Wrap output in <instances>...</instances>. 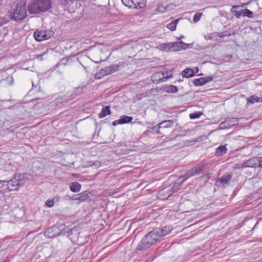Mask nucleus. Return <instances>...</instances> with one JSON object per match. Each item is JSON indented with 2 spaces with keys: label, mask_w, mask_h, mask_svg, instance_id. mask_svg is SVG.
I'll return each instance as SVG.
<instances>
[{
  "label": "nucleus",
  "mask_w": 262,
  "mask_h": 262,
  "mask_svg": "<svg viewBox=\"0 0 262 262\" xmlns=\"http://www.w3.org/2000/svg\"><path fill=\"white\" fill-rule=\"evenodd\" d=\"M198 141V139H194V140H193V141H191L190 142L195 143V142H196Z\"/></svg>",
  "instance_id": "nucleus-43"
},
{
  "label": "nucleus",
  "mask_w": 262,
  "mask_h": 262,
  "mask_svg": "<svg viewBox=\"0 0 262 262\" xmlns=\"http://www.w3.org/2000/svg\"><path fill=\"white\" fill-rule=\"evenodd\" d=\"M172 51H179L181 49H186L188 48L189 45L184 42L182 41L177 42H172Z\"/></svg>",
  "instance_id": "nucleus-13"
},
{
  "label": "nucleus",
  "mask_w": 262,
  "mask_h": 262,
  "mask_svg": "<svg viewBox=\"0 0 262 262\" xmlns=\"http://www.w3.org/2000/svg\"><path fill=\"white\" fill-rule=\"evenodd\" d=\"M171 194H172V193H171V192L169 193H168V195H167V198L169 197V196H170Z\"/></svg>",
  "instance_id": "nucleus-45"
},
{
  "label": "nucleus",
  "mask_w": 262,
  "mask_h": 262,
  "mask_svg": "<svg viewBox=\"0 0 262 262\" xmlns=\"http://www.w3.org/2000/svg\"><path fill=\"white\" fill-rule=\"evenodd\" d=\"M161 127H159V124L157 125H155L154 126L152 127L150 130H151L152 132H155L157 134H159L160 133L159 129Z\"/></svg>",
  "instance_id": "nucleus-33"
},
{
  "label": "nucleus",
  "mask_w": 262,
  "mask_h": 262,
  "mask_svg": "<svg viewBox=\"0 0 262 262\" xmlns=\"http://www.w3.org/2000/svg\"><path fill=\"white\" fill-rule=\"evenodd\" d=\"M119 66L118 64H112L109 66L110 70L112 71V73L117 71L119 69Z\"/></svg>",
  "instance_id": "nucleus-35"
},
{
  "label": "nucleus",
  "mask_w": 262,
  "mask_h": 262,
  "mask_svg": "<svg viewBox=\"0 0 262 262\" xmlns=\"http://www.w3.org/2000/svg\"><path fill=\"white\" fill-rule=\"evenodd\" d=\"M122 3L126 7L133 8L135 5V1L133 0H121Z\"/></svg>",
  "instance_id": "nucleus-28"
},
{
  "label": "nucleus",
  "mask_w": 262,
  "mask_h": 262,
  "mask_svg": "<svg viewBox=\"0 0 262 262\" xmlns=\"http://www.w3.org/2000/svg\"><path fill=\"white\" fill-rule=\"evenodd\" d=\"M204 81H205V83H207L211 81H212L213 79L212 76H209L207 77H204Z\"/></svg>",
  "instance_id": "nucleus-36"
},
{
  "label": "nucleus",
  "mask_w": 262,
  "mask_h": 262,
  "mask_svg": "<svg viewBox=\"0 0 262 262\" xmlns=\"http://www.w3.org/2000/svg\"><path fill=\"white\" fill-rule=\"evenodd\" d=\"M193 71L191 69L187 68L183 71L182 76L186 78H189L193 76Z\"/></svg>",
  "instance_id": "nucleus-23"
},
{
  "label": "nucleus",
  "mask_w": 262,
  "mask_h": 262,
  "mask_svg": "<svg viewBox=\"0 0 262 262\" xmlns=\"http://www.w3.org/2000/svg\"><path fill=\"white\" fill-rule=\"evenodd\" d=\"M209 168V164L207 163L201 162L196 165L195 167L188 170L186 174L182 177L183 181H185L189 178L201 173L204 169Z\"/></svg>",
  "instance_id": "nucleus-6"
},
{
  "label": "nucleus",
  "mask_w": 262,
  "mask_h": 262,
  "mask_svg": "<svg viewBox=\"0 0 262 262\" xmlns=\"http://www.w3.org/2000/svg\"><path fill=\"white\" fill-rule=\"evenodd\" d=\"M151 132H152V131L151 130H148L145 131L143 133L142 136L146 137V136H148L149 135V134H150Z\"/></svg>",
  "instance_id": "nucleus-39"
},
{
  "label": "nucleus",
  "mask_w": 262,
  "mask_h": 262,
  "mask_svg": "<svg viewBox=\"0 0 262 262\" xmlns=\"http://www.w3.org/2000/svg\"><path fill=\"white\" fill-rule=\"evenodd\" d=\"M243 16H247L248 18H253V13L251 11L247 9H245L243 10Z\"/></svg>",
  "instance_id": "nucleus-29"
},
{
  "label": "nucleus",
  "mask_w": 262,
  "mask_h": 262,
  "mask_svg": "<svg viewBox=\"0 0 262 262\" xmlns=\"http://www.w3.org/2000/svg\"><path fill=\"white\" fill-rule=\"evenodd\" d=\"M79 1V0H76V2H77V5L78 4Z\"/></svg>",
  "instance_id": "nucleus-48"
},
{
  "label": "nucleus",
  "mask_w": 262,
  "mask_h": 262,
  "mask_svg": "<svg viewBox=\"0 0 262 262\" xmlns=\"http://www.w3.org/2000/svg\"><path fill=\"white\" fill-rule=\"evenodd\" d=\"M10 15L11 18L17 21L24 19L27 15L25 3L17 4L10 12Z\"/></svg>",
  "instance_id": "nucleus-4"
},
{
  "label": "nucleus",
  "mask_w": 262,
  "mask_h": 262,
  "mask_svg": "<svg viewBox=\"0 0 262 262\" xmlns=\"http://www.w3.org/2000/svg\"><path fill=\"white\" fill-rule=\"evenodd\" d=\"M179 19H174L167 25V27L171 31H174Z\"/></svg>",
  "instance_id": "nucleus-24"
},
{
  "label": "nucleus",
  "mask_w": 262,
  "mask_h": 262,
  "mask_svg": "<svg viewBox=\"0 0 262 262\" xmlns=\"http://www.w3.org/2000/svg\"><path fill=\"white\" fill-rule=\"evenodd\" d=\"M184 38V36L183 35H181L179 37V39H182V38Z\"/></svg>",
  "instance_id": "nucleus-44"
},
{
  "label": "nucleus",
  "mask_w": 262,
  "mask_h": 262,
  "mask_svg": "<svg viewBox=\"0 0 262 262\" xmlns=\"http://www.w3.org/2000/svg\"><path fill=\"white\" fill-rule=\"evenodd\" d=\"M59 199V196L58 195L55 196L52 200H54V201H58Z\"/></svg>",
  "instance_id": "nucleus-41"
},
{
  "label": "nucleus",
  "mask_w": 262,
  "mask_h": 262,
  "mask_svg": "<svg viewBox=\"0 0 262 262\" xmlns=\"http://www.w3.org/2000/svg\"><path fill=\"white\" fill-rule=\"evenodd\" d=\"M247 101L248 103L253 104L255 102H261L262 98L258 97L255 95H252L247 98Z\"/></svg>",
  "instance_id": "nucleus-19"
},
{
  "label": "nucleus",
  "mask_w": 262,
  "mask_h": 262,
  "mask_svg": "<svg viewBox=\"0 0 262 262\" xmlns=\"http://www.w3.org/2000/svg\"><path fill=\"white\" fill-rule=\"evenodd\" d=\"M110 108V106H105L103 107L98 115L99 117L100 118H103L106 115L111 114V112Z\"/></svg>",
  "instance_id": "nucleus-15"
},
{
  "label": "nucleus",
  "mask_w": 262,
  "mask_h": 262,
  "mask_svg": "<svg viewBox=\"0 0 262 262\" xmlns=\"http://www.w3.org/2000/svg\"><path fill=\"white\" fill-rule=\"evenodd\" d=\"M202 15L201 13H196L193 17V21L194 23H197L199 21Z\"/></svg>",
  "instance_id": "nucleus-31"
},
{
  "label": "nucleus",
  "mask_w": 262,
  "mask_h": 262,
  "mask_svg": "<svg viewBox=\"0 0 262 262\" xmlns=\"http://www.w3.org/2000/svg\"><path fill=\"white\" fill-rule=\"evenodd\" d=\"M159 239L155 230H154L144 236L137 248L138 250H144L150 247Z\"/></svg>",
  "instance_id": "nucleus-3"
},
{
  "label": "nucleus",
  "mask_w": 262,
  "mask_h": 262,
  "mask_svg": "<svg viewBox=\"0 0 262 262\" xmlns=\"http://www.w3.org/2000/svg\"><path fill=\"white\" fill-rule=\"evenodd\" d=\"M209 168V164L207 163L201 162L196 165L195 167L188 170L186 174L182 177L183 181H185L189 178L201 173L204 169Z\"/></svg>",
  "instance_id": "nucleus-5"
},
{
  "label": "nucleus",
  "mask_w": 262,
  "mask_h": 262,
  "mask_svg": "<svg viewBox=\"0 0 262 262\" xmlns=\"http://www.w3.org/2000/svg\"><path fill=\"white\" fill-rule=\"evenodd\" d=\"M52 5L51 0H32L28 5V10L32 14H39L48 11Z\"/></svg>",
  "instance_id": "nucleus-2"
},
{
  "label": "nucleus",
  "mask_w": 262,
  "mask_h": 262,
  "mask_svg": "<svg viewBox=\"0 0 262 262\" xmlns=\"http://www.w3.org/2000/svg\"><path fill=\"white\" fill-rule=\"evenodd\" d=\"M189 116L191 119H195L198 118L199 117V115H198L196 113H193L190 114Z\"/></svg>",
  "instance_id": "nucleus-38"
},
{
  "label": "nucleus",
  "mask_w": 262,
  "mask_h": 262,
  "mask_svg": "<svg viewBox=\"0 0 262 262\" xmlns=\"http://www.w3.org/2000/svg\"><path fill=\"white\" fill-rule=\"evenodd\" d=\"M70 190L73 192H78L81 188V185L78 182H73L70 184Z\"/></svg>",
  "instance_id": "nucleus-16"
},
{
  "label": "nucleus",
  "mask_w": 262,
  "mask_h": 262,
  "mask_svg": "<svg viewBox=\"0 0 262 262\" xmlns=\"http://www.w3.org/2000/svg\"><path fill=\"white\" fill-rule=\"evenodd\" d=\"M193 84L195 86H202L205 84V81L203 77H201L198 79H195L193 81Z\"/></svg>",
  "instance_id": "nucleus-26"
},
{
  "label": "nucleus",
  "mask_w": 262,
  "mask_h": 262,
  "mask_svg": "<svg viewBox=\"0 0 262 262\" xmlns=\"http://www.w3.org/2000/svg\"><path fill=\"white\" fill-rule=\"evenodd\" d=\"M43 56V55H39V56H38L37 58H38L39 57H42V56Z\"/></svg>",
  "instance_id": "nucleus-46"
},
{
  "label": "nucleus",
  "mask_w": 262,
  "mask_h": 262,
  "mask_svg": "<svg viewBox=\"0 0 262 262\" xmlns=\"http://www.w3.org/2000/svg\"><path fill=\"white\" fill-rule=\"evenodd\" d=\"M25 180L21 178L20 174L16 176L9 181H0V192L5 193L18 190L25 184Z\"/></svg>",
  "instance_id": "nucleus-1"
},
{
  "label": "nucleus",
  "mask_w": 262,
  "mask_h": 262,
  "mask_svg": "<svg viewBox=\"0 0 262 262\" xmlns=\"http://www.w3.org/2000/svg\"><path fill=\"white\" fill-rule=\"evenodd\" d=\"M231 179L232 176L231 174L223 176L218 179L216 182V185L220 186L221 184L222 186H224L225 184H228Z\"/></svg>",
  "instance_id": "nucleus-12"
},
{
  "label": "nucleus",
  "mask_w": 262,
  "mask_h": 262,
  "mask_svg": "<svg viewBox=\"0 0 262 262\" xmlns=\"http://www.w3.org/2000/svg\"><path fill=\"white\" fill-rule=\"evenodd\" d=\"M227 124V126L226 127H228L231 126H233L234 125L238 124V120L236 118H227L225 120V121L222 122L220 124V126H222L223 124Z\"/></svg>",
  "instance_id": "nucleus-14"
},
{
  "label": "nucleus",
  "mask_w": 262,
  "mask_h": 262,
  "mask_svg": "<svg viewBox=\"0 0 262 262\" xmlns=\"http://www.w3.org/2000/svg\"><path fill=\"white\" fill-rule=\"evenodd\" d=\"M64 8L69 12H74L75 10L78 8L76 0H60Z\"/></svg>",
  "instance_id": "nucleus-9"
},
{
  "label": "nucleus",
  "mask_w": 262,
  "mask_h": 262,
  "mask_svg": "<svg viewBox=\"0 0 262 262\" xmlns=\"http://www.w3.org/2000/svg\"><path fill=\"white\" fill-rule=\"evenodd\" d=\"M102 73L103 75H108L112 73V71L110 70L109 67H106L102 70Z\"/></svg>",
  "instance_id": "nucleus-32"
},
{
  "label": "nucleus",
  "mask_w": 262,
  "mask_h": 262,
  "mask_svg": "<svg viewBox=\"0 0 262 262\" xmlns=\"http://www.w3.org/2000/svg\"><path fill=\"white\" fill-rule=\"evenodd\" d=\"M171 77H172V74L168 75L167 72H157L152 75L151 79L154 83H159L165 81Z\"/></svg>",
  "instance_id": "nucleus-8"
},
{
  "label": "nucleus",
  "mask_w": 262,
  "mask_h": 262,
  "mask_svg": "<svg viewBox=\"0 0 262 262\" xmlns=\"http://www.w3.org/2000/svg\"><path fill=\"white\" fill-rule=\"evenodd\" d=\"M119 119L113 121L112 124H113V126H116L117 124H120V123H119Z\"/></svg>",
  "instance_id": "nucleus-40"
},
{
  "label": "nucleus",
  "mask_w": 262,
  "mask_h": 262,
  "mask_svg": "<svg viewBox=\"0 0 262 262\" xmlns=\"http://www.w3.org/2000/svg\"><path fill=\"white\" fill-rule=\"evenodd\" d=\"M258 159V167H262V157H257Z\"/></svg>",
  "instance_id": "nucleus-37"
},
{
  "label": "nucleus",
  "mask_w": 262,
  "mask_h": 262,
  "mask_svg": "<svg viewBox=\"0 0 262 262\" xmlns=\"http://www.w3.org/2000/svg\"><path fill=\"white\" fill-rule=\"evenodd\" d=\"M173 121L171 120H165L159 123V127L168 128L172 126Z\"/></svg>",
  "instance_id": "nucleus-20"
},
{
  "label": "nucleus",
  "mask_w": 262,
  "mask_h": 262,
  "mask_svg": "<svg viewBox=\"0 0 262 262\" xmlns=\"http://www.w3.org/2000/svg\"><path fill=\"white\" fill-rule=\"evenodd\" d=\"M54 205V200H48L46 202V205L48 207H52Z\"/></svg>",
  "instance_id": "nucleus-34"
},
{
  "label": "nucleus",
  "mask_w": 262,
  "mask_h": 262,
  "mask_svg": "<svg viewBox=\"0 0 262 262\" xmlns=\"http://www.w3.org/2000/svg\"><path fill=\"white\" fill-rule=\"evenodd\" d=\"M164 91L167 93H176L178 92V88L173 85L166 86L164 88Z\"/></svg>",
  "instance_id": "nucleus-21"
},
{
  "label": "nucleus",
  "mask_w": 262,
  "mask_h": 262,
  "mask_svg": "<svg viewBox=\"0 0 262 262\" xmlns=\"http://www.w3.org/2000/svg\"><path fill=\"white\" fill-rule=\"evenodd\" d=\"M10 261L9 260H4V261L3 262H9Z\"/></svg>",
  "instance_id": "nucleus-47"
},
{
  "label": "nucleus",
  "mask_w": 262,
  "mask_h": 262,
  "mask_svg": "<svg viewBox=\"0 0 262 262\" xmlns=\"http://www.w3.org/2000/svg\"><path fill=\"white\" fill-rule=\"evenodd\" d=\"M227 149L225 145L219 146L215 150V154L216 156H220L227 152Z\"/></svg>",
  "instance_id": "nucleus-17"
},
{
  "label": "nucleus",
  "mask_w": 262,
  "mask_h": 262,
  "mask_svg": "<svg viewBox=\"0 0 262 262\" xmlns=\"http://www.w3.org/2000/svg\"><path fill=\"white\" fill-rule=\"evenodd\" d=\"M258 167V159L257 157H254L249 159L247 161L244 162L242 167H252L255 168Z\"/></svg>",
  "instance_id": "nucleus-11"
},
{
  "label": "nucleus",
  "mask_w": 262,
  "mask_h": 262,
  "mask_svg": "<svg viewBox=\"0 0 262 262\" xmlns=\"http://www.w3.org/2000/svg\"><path fill=\"white\" fill-rule=\"evenodd\" d=\"M159 48L161 50L163 51H172V42L167 43H162L160 45Z\"/></svg>",
  "instance_id": "nucleus-18"
},
{
  "label": "nucleus",
  "mask_w": 262,
  "mask_h": 262,
  "mask_svg": "<svg viewBox=\"0 0 262 262\" xmlns=\"http://www.w3.org/2000/svg\"><path fill=\"white\" fill-rule=\"evenodd\" d=\"M146 6V2L144 0L141 1V2H138L137 1H135V5L134 6V8H140L142 9L144 8Z\"/></svg>",
  "instance_id": "nucleus-25"
},
{
  "label": "nucleus",
  "mask_w": 262,
  "mask_h": 262,
  "mask_svg": "<svg viewBox=\"0 0 262 262\" xmlns=\"http://www.w3.org/2000/svg\"><path fill=\"white\" fill-rule=\"evenodd\" d=\"M239 6H234L232 7L231 9V12L235 13V15L237 18H239L242 15H243V10L241 11H236V10H234L233 9L235 8L239 7Z\"/></svg>",
  "instance_id": "nucleus-27"
},
{
  "label": "nucleus",
  "mask_w": 262,
  "mask_h": 262,
  "mask_svg": "<svg viewBox=\"0 0 262 262\" xmlns=\"http://www.w3.org/2000/svg\"><path fill=\"white\" fill-rule=\"evenodd\" d=\"M53 35L52 31L36 30L34 33L35 39L38 41L47 40Z\"/></svg>",
  "instance_id": "nucleus-7"
},
{
  "label": "nucleus",
  "mask_w": 262,
  "mask_h": 262,
  "mask_svg": "<svg viewBox=\"0 0 262 262\" xmlns=\"http://www.w3.org/2000/svg\"><path fill=\"white\" fill-rule=\"evenodd\" d=\"M77 195L79 196L75 198V199H77V200H79L81 202L85 201L88 198V196L82 193H79Z\"/></svg>",
  "instance_id": "nucleus-30"
},
{
  "label": "nucleus",
  "mask_w": 262,
  "mask_h": 262,
  "mask_svg": "<svg viewBox=\"0 0 262 262\" xmlns=\"http://www.w3.org/2000/svg\"><path fill=\"white\" fill-rule=\"evenodd\" d=\"M172 230V227L171 226H166L162 228H157L155 230L156 234L159 237V239L163 236L168 234Z\"/></svg>",
  "instance_id": "nucleus-10"
},
{
  "label": "nucleus",
  "mask_w": 262,
  "mask_h": 262,
  "mask_svg": "<svg viewBox=\"0 0 262 262\" xmlns=\"http://www.w3.org/2000/svg\"><path fill=\"white\" fill-rule=\"evenodd\" d=\"M133 119L132 117L124 115L120 117L119 123H120V124L129 123L133 120Z\"/></svg>",
  "instance_id": "nucleus-22"
},
{
  "label": "nucleus",
  "mask_w": 262,
  "mask_h": 262,
  "mask_svg": "<svg viewBox=\"0 0 262 262\" xmlns=\"http://www.w3.org/2000/svg\"><path fill=\"white\" fill-rule=\"evenodd\" d=\"M66 197H68L70 199L72 200H77V199H75L76 198H74V196L70 197V196L67 195V196H66Z\"/></svg>",
  "instance_id": "nucleus-42"
}]
</instances>
